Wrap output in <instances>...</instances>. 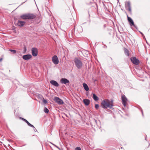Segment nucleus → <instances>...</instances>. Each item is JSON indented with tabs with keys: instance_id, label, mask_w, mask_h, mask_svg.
Masks as SVG:
<instances>
[{
	"instance_id": "nucleus-1",
	"label": "nucleus",
	"mask_w": 150,
	"mask_h": 150,
	"mask_svg": "<svg viewBox=\"0 0 150 150\" xmlns=\"http://www.w3.org/2000/svg\"><path fill=\"white\" fill-rule=\"evenodd\" d=\"M113 105V101H110L108 99L103 100L101 103L102 107L105 109H106L108 108L111 109Z\"/></svg>"
},
{
	"instance_id": "nucleus-2",
	"label": "nucleus",
	"mask_w": 150,
	"mask_h": 150,
	"mask_svg": "<svg viewBox=\"0 0 150 150\" xmlns=\"http://www.w3.org/2000/svg\"><path fill=\"white\" fill-rule=\"evenodd\" d=\"M35 15L33 13H26L21 15L20 17L23 19H33L35 18Z\"/></svg>"
},
{
	"instance_id": "nucleus-3",
	"label": "nucleus",
	"mask_w": 150,
	"mask_h": 150,
	"mask_svg": "<svg viewBox=\"0 0 150 150\" xmlns=\"http://www.w3.org/2000/svg\"><path fill=\"white\" fill-rule=\"evenodd\" d=\"M74 61L76 66L78 69H80L82 68L83 63L80 59L77 58H75Z\"/></svg>"
},
{
	"instance_id": "nucleus-4",
	"label": "nucleus",
	"mask_w": 150,
	"mask_h": 150,
	"mask_svg": "<svg viewBox=\"0 0 150 150\" xmlns=\"http://www.w3.org/2000/svg\"><path fill=\"white\" fill-rule=\"evenodd\" d=\"M54 100L56 103L59 105H62L64 103L63 101L58 97H54Z\"/></svg>"
},
{
	"instance_id": "nucleus-5",
	"label": "nucleus",
	"mask_w": 150,
	"mask_h": 150,
	"mask_svg": "<svg viewBox=\"0 0 150 150\" xmlns=\"http://www.w3.org/2000/svg\"><path fill=\"white\" fill-rule=\"evenodd\" d=\"M132 62L136 65H138L139 63V59L136 58L135 57H133L130 59Z\"/></svg>"
},
{
	"instance_id": "nucleus-6",
	"label": "nucleus",
	"mask_w": 150,
	"mask_h": 150,
	"mask_svg": "<svg viewBox=\"0 0 150 150\" xmlns=\"http://www.w3.org/2000/svg\"><path fill=\"white\" fill-rule=\"evenodd\" d=\"M122 103L124 106L125 107L127 104V99L125 95H122L121 96Z\"/></svg>"
},
{
	"instance_id": "nucleus-7",
	"label": "nucleus",
	"mask_w": 150,
	"mask_h": 150,
	"mask_svg": "<svg viewBox=\"0 0 150 150\" xmlns=\"http://www.w3.org/2000/svg\"><path fill=\"white\" fill-rule=\"evenodd\" d=\"M32 54L33 56H36L38 55V49L35 47L32 48L31 49Z\"/></svg>"
},
{
	"instance_id": "nucleus-8",
	"label": "nucleus",
	"mask_w": 150,
	"mask_h": 150,
	"mask_svg": "<svg viewBox=\"0 0 150 150\" xmlns=\"http://www.w3.org/2000/svg\"><path fill=\"white\" fill-rule=\"evenodd\" d=\"M127 20L129 23L130 25L131 26H133L134 27L136 28V26L134 24V22L133 20L131 18L129 17L127 15Z\"/></svg>"
},
{
	"instance_id": "nucleus-9",
	"label": "nucleus",
	"mask_w": 150,
	"mask_h": 150,
	"mask_svg": "<svg viewBox=\"0 0 150 150\" xmlns=\"http://www.w3.org/2000/svg\"><path fill=\"white\" fill-rule=\"evenodd\" d=\"M52 61L53 63L55 64H57L58 63V59L57 56L54 55L52 57Z\"/></svg>"
},
{
	"instance_id": "nucleus-10",
	"label": "nucleus",
	"mask_w": 150,
	"mask_h": 150,
	"mask_svg": "<svg viewBox=\"0 0 150 150\" xmlns=\"http://www.w3.org/2000/svg\"><path fill=\"white\" fill-rule=\"evenodd\" d=\"M60 82L62 83L66 84L67 83H69V81L66 79L62 78L60 80Z\"/></svg>"
},
{
	"instance_id": "nucleus-11",
	"label": "nucleus",
	"mask_w": 150,
	"mask_h": 150,
	"mask_svg": "<svg viewBox=\"0 0 150 150\" xmlns=\"http://www.w3.org/2000/svg\"><path fill=\"white\" fill-rule=\"evenodd\" d=\"M25 22L23 21H18L17 23V25L18 26L21 27L23 26L25 24Z\"/></svg>"
},
{
	"instance_id": "nucleus-12",
	"label": "nucleus",
	"mask_w": 150,
	"mask_h": 150,
	"mask_svg": "<svg viewBox=\"0 0 150 150\" xmlns=\"http://www.w3.org/2000/svg\"><path fill=\"white\" fill-rule=\"evenodd\" d=\"M32 57V56L30 54H27L23 55V58L24 59L27 60L30 59Z\"/></svg>"
},
{
	"instance_id": "nucleus-13",
	"label": "nucleus",
	"mask_w": 150,
	"mask_h": 150,
	"mask_svg": "<svg viewBox=\"0 0 150 150\" xmlns=\"http://www.w3.org/2000/svg\"><path fill=\"white\" fill-rule=\"evenodd\" d=\"M50 83L53 86L56 87L59 86V85L58 83L56 81L54 80H51L50 81Z\"/></svg>"
},
{
	"instance_id": "nucleus-14",
	"label": "nucleus",
	"mask_w": 150,
	"mask_h": 150,
	"mask_svg": "<svg viewBox=\"0 0 150 150\" xmlns=\"http://www.w3.org/2000/svg\"><path fill=\"white\" fill-rule=\"evenodd\" d=\"M83 102L84 104L86 105H88L90 103V101L88 99H84L83 100Z\"/></svg>"
},
{
	"instance_id": "nucleus-15",
	"label": "nucleus",
	"mask_w": 150,
	"mask_h": 150,
	"mask_svg": "<svg viewBox=\"0 0 150 150\" xmlns=\"http://www.w3.org/2000/svg\"><path fill=\"white\" fill-rule=\"evenodd\" d=\"M21 119L25 122L29 126L33 127H34V126L33 125L29 123V122L26 119L21 117Z\"/></svg>"
},
{
	"instance_id": "nucleus-16",
	"label": "nucleus",
	"mask_w": 150,
	"mask_h": 150,
	"mask_svg": "<svg viewBox=\"0 0 150 150\" xmlns=\"http://www.w3.org/2000/svg\"><path fill=\"white\" fill-rule=\"evenodd\" d=\"M83 87L86 91H88L89 90V88L87 85L85 83L83 84Z\"/></svg>"
},
{
	"instance_id": "nucleus-17",
	"label": "nucleus",
	"mask_w": 150,
	"mask_h": 150,
	"mask_svg": "<svg viewBox=\"0 0 150 150\" xmlns=\"http://www.w3.org/2000/svg\"><path fill=\"white\" fill-rule=\"evenodd\" d=\"M125 7L126 9L131 7L130 3L129 2H127L125 4Z\"/></svg>"
},
{
	"instance_id": "nucleus-18",
	"label": "nucleus",
	"mask_w": 150,
	"mask_h": 150,
	"mask_svg": "<svg viewBox=\"0 0 150 150\" xmlns=\"http://www.w3.org/2000/svg\"><path fill=\"white\" fill-rule=\"evenodd\" d=\"M93 98L95 101H97L98 100V97L95 94H93Z\"/></svg>"
},
{
	"instance_id": "nucleus-19",
	"label": "nucleus",
	"mask_w": 150,
	"mask_h": 150,
	"mask_svg": "<svg viewBox=\"0 0 150 150\" xmlns=\"http://www.w3.org/2000/svg\"><path fill=\"white\" fill-rule=\"evenodd\" d=\"M124 51L126 55L129 56V53L128 50L126 49H125Z\"/></svg>"
},
{
	"instance_id": "nucleus-20",
	"label": "nucleus",
	"mask_w": 150,
	"mask_h": 150,
	"mask_svg": "<svg viewBox=\"0 0 150 150\" xmlns=\"http://www.w3.org/2000/svg\"><path fill=\"white\" fill-rule=\"evenodd\" d=\"M44 111L46 113H47L48 112L49 110L47 108H45L44 110Z\"/></svg>"
},
{
	"instance_id": "nucleus-21",
	"label": "nucleus",
	"mask_w": 150,
	"mask_h": 150,
	"mask_svg": "<svg viewBox=\"0 0 150 150\" xmlns=\"http://www.w3.org/2000/svg\"><path fill=\"white\" fill-rule=\"evenodd\" d=\"M9 51L12 52L13 54H15L17 52V51L16 50H9Z\"/></svg>"
},
{
	"instance_id": "nucleus-22",
	"label": "nucleus",
	"mask_w": 150,
	"mask_h": 150,
	"mask_svg": "<svg viewBox=\"0 0 150 150\" xmlns=\"http://www.w3.org/2000/svg\"><path fill=\"white\" fill-rule=\"evenodd\" d=\"M126 9L128 11H129V13H130L131 14V13H132V10H131V7L129 8H127Z\"/></svg>"
},
{
	"instance_id": "nucleus-23",
	"label": "nucleus",
	"mask_w": 150,
	"mask_h": 150,
	"mask_svg": "<svg viewBox=\"0 0 150 150\" xmlns=\"http://www.w3.org/2000/svg\"><path fill=\"white\" fill-rule=\"evenodd\" d=\"M99 107V105L98 104H96L95 105V108L96 109H98Z\"/></svg>"
},
{
	"instance_id": "nucleus-24",
	"label": "nucleus",
	"mask_w": 150,
	"mask_h": 150,
	"mask_svg": "<svg viewBox=\"0 0 150 150\" xmlns=\"http://www.w3.org/2000/svg\"><path fill=\"white\" fill-rule=\"evenodd\" d=\"M43 102L45 103V104H46V103H47V101L46 100H45V99H43Z\"/></svg>"
},
{
	"instance_id": "nucleus-25",
	"label": "nucleus",
	"mask_w": 150,
	"mask_h": 150,
	"mask_svg": "<svg viewBox=\"0 0 150 150\" xmlns=\"http://www.w3.org/2000/svg\"><path fill=\"white\" fill-rule=\"evenodd\" d=\"M75 150H81V148L80 147H77L75 149Z\"/></svg>"
},
{
	"instance_id": "nucleus-26",
	"label": "nucleus",
	"mask_w": 150,
	"mask_h": 150,
	"mask_svg": "<svg viewBox=\"0 0 150 150\" xmlns=\"http://www.w3.org/2000/svg\"><path fill=\"white\" fill-rule=\"evenodd\" d=\"M3 60V58H1L0 59V62H1L2 61V60Z\"/></svg>"
}]
</instances>
